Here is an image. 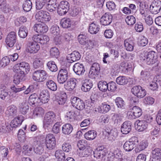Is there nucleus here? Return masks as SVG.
Wrapping results in <instances>:
<instances>
[{"instance_id":"nucleus-7","label":"nucleus","mask_w":161,"mask_h":161,"mask_svg":"<svg viewBox=\"0 0 161 161\" xmlns=\"http://www.w3.org/2000/svg\"><path fill=\"white\" fill-rule=\"evenodd\" d=\"M71 103L73 106L79 110H82L85 108V103L84 101L78 97H71Z\"/></svg>"},{"instance_id":"nucleus-39","label":"nucleus","mask_w":161,"mask_h":161,"mask_svg":"<svg viewBox=\"0 0 161 161\" xmlns=\"http://www.w3.org/2000/svg\"><path fill=\"white\" fill-rule=\"evenodd\" d=\"M19 111L23 114H26L28 111L29 107L27 103L23 102L19 104Z\"/></svg>"},{"instance_id":"nucleus-27","label":"nucleus","mask_w":161,"mask_h":161,"mask_svg":"<svg viewBox=\"0 0 161 161\" xmlns=\"http://www.w3.org/2000/svg\"><path fill=\"white\" fill-rule=\"evenodd\" d=\"M148 142L147 140H143L141 141L137 145L135 149L136 153H139L147 147L148 146Z\"/></svg>"},{"instance_id":"nucleus-53","label":"nucleus","mask_w":161,"mask_h":161,"mask_svg":"<svg viewBox=\"0 0 161 161\" xmlns=\"http://www.w3.org/2000/svg\"><path fill=\"white\" fill-rule=\"evenodd\" d=\"M115 102L117 107L119 108H123L125 105V103L122 98L117 97L115 100Z\"/></svg>"},{"instance_id":"nucleus-25","label":"nucleus","mask_w":161,"mask_h":161,"mask_svg":"<svg viewBox=\"0 0 161 161\" xmlns=\"http://www.w3.org/2000/svg\"><path fill=\"white\" fill-rule=\"evenodd\" d=\"M73 70L76 74L79 75H82L85 71L83 64L79 63H76L74 65Z\"/></svg>"},{"instance_id":"nucleus-38","label":"nucleus","mask_w":161,"mask_h":161,"mask_svg":"<svg viewBox=\"0 0 161 161\" xmlns=\"http://www.w3.org/2000/svg\"><path fill=\"white\" fill-rule=\"evenodd\" d=\"M72 24V21L69 18L62 19L60 22L61 26L64 28L70 27Z\"/></svg>"},{"instance_id":"nucleus-32","label":"nucleus","mask_w":161,"mask_h":161,"mask_svg":"<svg viewBox=\"0 0 161 161\" xmlns=\"http://www.w3.org/2000/svg\"><path fill=\"white\" fill-rule=\"evenodd\" d=\"M62 132L65 135L70 134L73 130V127L72 125L69 123L63 125L62 127Z\"/></svg>"},{"instance_id":"nucleus-54","label":"nucleus","mask_w":161,"mask_h":161,"mask_svg":"<svg viewBox=\"0 0 161 161\" xmlns=\"http://www.w3.org/2000/svg\"><path fill=\"white\" fill-rule=\"evenodd\" d=\"M121 65L122 68V71L124 73H127L131 70V67L128 63L122 62L121 63Z\"/></svg>"},{"instance_id":"nucleus-52","label":"nucleus","mask_w":161,"mask_h":161,"mask_svg":"<svg viewBox=\"0 0 161 161\" xmlns=\"http://www.w3.org/2000/svg\"><path fill=\"white\" fill-rule=\"evenodd\" d=\"M92 153V150L91 149L87 147L80 151L79 155L80 157H87L90 155Z\"/></svg>"},{"instance_id":"nucleus-24","label":"nucleus","mask_w":161,"mask_h":161,"mask_svg":"<svg viewBox=\"0 0 161 161\" xmlns=\"http://www.w3.org/2000/svg\"><path fill=\"white\" fill-rule=\"evenodd\" d=\"M131 122L129 121L125 122L122 124L121 128V132L125 134L129 133L131 130Z\"/></svg>"},{"instance_id":"nucleus-1","label":"nucleus","mask_w":161,"mask_h":161,"mask_svg":"<svg viewBox=\"0 0 161 161\" xmlns=\"http://www.w3.org/2000/svg\"><path fill=\"white\" fill-rule=\"evenodd\" d=\"M56 121H61L59 115L56 116L55 114L52 111L47 112L45 114L43 120V126L45 129L52 127Z\"/></svg>"},{"instance_id":"nucleus-43","label":"nucleus","mask_w":161,"mask_h":161,"mask_svg":"<svg viewBox=\"0 0 161 161\" xmlns=\"http://www.w3.org/2000/svg\"><path fill=\"white\" fill-rule=\"evenodd\" d=\"M93 84L90 82V81H86V82L83 83L81 89L83 91L87 92L90 90Z\"/></svg>"},{"instance_id":"nucleus-22","label":"nucleus","mask_w":161,"mask_h":161,"mask_svg":"<svg viewBox=\"0 0 161 161\" xmlns=\"http://www.w3.org/2000/svg\"><path fill=\"white\" fill-rule=\"evenodd\" d=\"M105 134L107 139L112 141H114L118 136L117 130L115 129L105 131Z\"/></svg>"},{"instance_id":"nucleus-5","label":"nucleus","mask_w":161,"mask_h":161,"mask_svg":"<svg viewBox=\"0 0 161 161\" xmlns=\"http://www.w3.org/2000/svg\"><path fill=\"white\" fill-rule=\"evenodd\" d=\"M127 113V116L130 119H135L140 117L142 113V109L137 106H134Z\"/></svg>"},{"instance_id":"nucleus-31","label":"nucleus","mask_w":161,"mask_h":161,"mask_svg":"<svg viewBox=\"0 0 161 161\" xmlns=\"http://www.w3.org/2000/svg\"><path fill=\"white\" fill-rule=\"evenodd\" d=\"M60 96L57 99V102L59 105H63L65 103L67 98L66 93L60 90L59 92Z\"/></svg>"},{"instance_id":"nucleus-3","label":"nucleus","mask_w":161,"mask_h":161,"mask_svg":"<svg viewBox=\"0 0 161 161\" xmlns=\"http://www.w3.org/2000/svg\"><path fill=\"white\" fill-rule=\"evenodd\" d=\"M13 68L14 72L16 73H21L22 74L27 73L30 69L29 64L25 62L16 64Z\"/></svg>"},{"instance_id":"nucleus-6","label":"nucleus","mask_w":161,"mask_h":161,"mask_svg":"<svg viewBox=\"0 0 161 161\" xmlns=\"http://www.w3.org/2000/svg\"><path fill=\"white\" fill-rule=\"evenodd\" d=\"M138 139L136 136H133L126 141L123 145L124 149L125 151L130 152L134 148L136 142H138Z\"/></svg>"},{"instance_id":"nucleus-51","label":"nucleus","mask_w":161,"mask_h":161,"mask_svg":"<svg viewBox=\"0 0 161 161\" xmlns=\"http://www.w3.org/2000/svg\"><path fill=\"white\" fill-rule=\"evenodd\" d=\"M44 113V110L41 107H38L36 108L33 112V114L36 117H41Z\"/></svg>"},{"instance_id":"nucleus-64","label":"nucleus","mask_w":161,"mask_h":161,"mask_svg":"<svg viewBox=\"0 0 161 161\" xmlns=\"http://www.w3.org/2000/svg\"><path fill=\"white\" fill-rule=\"evenodd\" d=\"M10 61L9 58L8 56H5L2 58L0 62V66L5 67L8 65Z\"/></svg>"},{"instance_id":"nucleus-26","label":"nucleus","mask_w":161,"mask_h":161,"mask_svg":"<svg viewBox=\"0 0 161 161\" xmlns=\"http://www.w3.org/2000/svg\"><path fill=\"white\" fill-rule=\"evenodd\" d=\"M124 45L126 49L129 51H132L133 50L135 43L134 41L129 38L125 40Z\"/></svg>"},{"instance_id":"nucleus-17","label":"nucleus","mask_w":161,"mask_h":161,"mask_svg":"<svg viewBox=\"0 0 161 161\" xmlns=\"http://www.w3.org/2000/svg\"><path fill=\"white\" fill-rule=\"evenodd\" d=\"M38 98L41 105L42 103H47L48 102L50 98L48 91L47 90H44L42 91Z\"/></svg>"},{"instance_id":"nucleus-15","label":"nucleus","mask_w":161,"mask_h":161,"mask_svg":"<svg viewBox=\"0 0 161 161\" xmlns=\"http://www.w3.org/2000/svg\"><path fill=\"white\" fill-rule=\"evenodd\" d=\"M33 28L34 31L38 33H44L48 30L47 26L43 22L35 24Z\"/></svg>"},{"instance_id":"nucleus-12","label":"nucleus","mask_w":161,"mask_h":161,"mask_svg":"<svg viewBox=\"0 0 161 161\" xmlns=\"http://www.w3.org/2000/svg\"><path fill=\"white\" fill-rule=\"evenodd\" d=\"M132 93L139 98L143 97L146 95V90L139 86H135L131 89Z\"/></svg>"},{"instance_id":"nucleus-35","label":"nucleus","mask_w":161,"mask_h":161,"mask_svg":"<svg viewBox=\"0 0 161 161\" xmlns=\"http://www.w3.org/2000/svg\"><path fill=\"white\" fill-rule=\"evenodd\" d=\"M100 26L94 23H92L89 24L88 31L92 34H96L99 31Z\"/></svg>"},{"instance_id":"nucleus-14","label":"nucleus","mask_w":161,"mask_h":161,"mask_svg":"<svg viewBox=\"0 0 161 161\" xmlns=\"http://www.w3.org/2000/svg\"><path fill=\"white\" fill-rule=\"evenodd\" d=\"M161 8V1L159 0H154L150 6V10L153 14H157L160 11Z\"/></svg>"},{"instance_id":"nucleus-33","label":"nucleus","mask_w":161,"mask_h":161,"mask_svg":"<svg viewBox=\"0 0 161 161\" xmlns=\"http://www.w3.org/2000/svg\"><path fill=\"white\" fill-rule=\"evenodd\" d=\"M68 78L67 71L63 69L60 70L58 76V80H67Z\"/></svg>"},{"instance_id":"nucleus-23","label":"nucleus","mask_w":161,"mask_h":161,"mask_svg":"<svg viewBox=\"0 0 161 161\" xmlns=\"http://www.w3.org/2000/svg\"><path fill=\"white\" fill-rule=\"evenodd\" d=\"M28 46L29 52L32 53H36L40 48V45L36 42H30Z\"/></svg>"},{"instance_id":"nucleus-46","label":"nucleus","mask_w":161,"mask_h":161,"mask_svg":"<svg viewBox=\"0 0 161 161\" xmlns=\"http://www.w3.org/2000/svg\"><path fill=\"white\" fill-rule=\"evenodd\" d=\"M97 85L99 89L101 91L104 92L108 89V84L106 81H99Z\"/></svg>"},{"instance_id":"nucleus-8","label":"nucleus","mask_w":161,"mask_h":161,"mask_svg":"<svg viewBox=\"0 0 161 161\" xmlns=\"http://www.w3.org/2000/svg\"><path fill=\"white\" fill-rule=\"evenodd\" d=\"M46 144L49 150L54 149L56 145V141L54 135L52 134H47L46 137Z\"/></svg>"},{"instance_id":"nucleus-42","label":"nucleus","mask_w":161,"mask_h":161,"mask_svg":"<svg viewBox=\"0 0 161 161\" xmlns=\"http://www.w3.org/2000/svg\"><path fill=\"white\" fill-rule=\"evenodd\" d=\"M55 155L58 161H64L65 158L64 153L61 150H57L55 152Z\"/></svg>"},{"instance_id":"nucleus-19","label":"nucleus","mask_w":161,"mask_h":161,"mask_svg":"<svg viewBox=\"0 0 161 161\" xmlns=\"http://www.w3.org/2000/svg\"><path fill=\"white\" fill-rule=\"evenodd\" d=\"M80 55L79 52L74 51L67 57V61L69 63H72L80 60Z\"/></svg>"},{"instance_id":"nucleus-58","label":"nucleus","mask_w":161,"mask_h":161,"mask_svg":"<svg viewBox=\"0 0 161 161\" xmlns=\"http://www.w3.org/2000/svg\"><path fill=\"white\" fill-rule=\"evenodd\" d=\"M125 21L128 25H131L135 23L136 19L133 15L128 16L126 18Z\"/></svg>"},{"instance_id":"nucleus-11","label":"nucleus","mask_w":161,"mask_h":161,"mask_svg":"<svg viewBox=\"0 0 161 161\" xmlns=\"http://www.w3.org/2000/svg\"><path fill=\"white\" fill-rule=\"evenodd\" d=\"M107 150L103 146L98 147L93 152L94 157L97 159L103 158L107 153Z\"/></svg>"},{"instance_id":"nucleus-37","label":"nucleus","mask_w":161,"mask_h":161,"mask_svg":"<svg viewBox=\"0 0 161 161\" xmlns=\"http://www.w3.org/2000/svg\"><path fill=\"white\" fill-rule=\"evenodd\" d=\"M137 129L140 131H142L146 129L148 126V124L143 120H138L136 121Z\"/></svg>"},{"instance_id":"nucleus-4","label":"nucleus","mask_w":161,"mask_h":161,"mask_svg":"<svg viewBox=\"0 0 161 161\" xmlns=\"http://www.w3.org/2000/svg\"><path fill=\"white\" fill-rule=\"evenodd\" d=\"M36 19L39 22H49L51 19L50 14L47 11L40 10L37 12L35 15Z\"/></svg>"},{"instance_id":"nucleus-47","label":"nucleus","mask_w":161,"mask_h":161,"mask_svg":"<svg viewBox=\"0 0 161 161\" xmlns=\"http://www.w3.org/2000/svg\"><path fill=\"white\" fill-rule=\"evenodd\" d=\"M32 147L29 145H25L23 147L22 152L25 155H29L32 151Z\"/></svg>"},{"instance_id":"nucleus-36","label":"nucleus","mask_w":161,"mask_h":161,"mask_svg":"<svg viewBox=\"0 0 161 161\" xmlns=\"http://www.w3.org/2000/svg\"><path fill=\"white\" fill-rule=\"evenodd\" d=\"M0 9L6 13L10 12L11 10L9 5L7 3L6 0H0Z\"/></svg>"},{"instance_id":"nucleus-10","label":"nucleus","mask_w":161,"mask_h":161,"mask_svg":"<svg viewBox=\"0 0 161 161\" xmlns=\"http://www.w3.org/2000/svg\"><path fill=\"white\" fill-rule=\"evenodd\" d=\"M16 35L14 31L10 32L7 35L5 39L7 45L9 47H12L16 42Z\"/></svg>"},{"instance_id":"nucleus-13","label":"nucleus","mask_w":161,"mask_h":161,"mask_svg":"<svg viewBox=\"0 0 161 161\" xmlns=\"http://www.w3.org/2000/svg\"><path fill=\"white\" fill-rule=\"evenodd\" d=\"M100 69V66L98 63H95L93 64L89 72V77L92 79H95L97 76Z\"/></svg>"},{"instance_id":"nucleus-50","label":"nucleus","mask_w":161,"mask_h":161,"mask_svg":"<svg viewBox=\"0 0 161 161\" xmlns=\"http://www.w3.org/2000/svg\"><path fill=\"white\" fill-rule=\"evenodd\" d=\"M43 65L42 60L41 58H36L33 63V66L35 69L42 68Z\"/></svg>"},{"instance_id":"nucleus-60","label":"nucleus","mask_w":161,"mask_h":161,"mask_svg":"<svg viewBox=\"0 0 161 161\" xmlns=\"http://www.w3.org/2000/svg\"><path fill=\"white\" fill-rule=\"evenodd\" d=\"M63 151L66 153L70 152L72 149L71 145L69 143L64 142L62 146Z\"/></svg>"},{"instance_id":"nucleus-61","label":"nucleus","mask_w":161,"mask_h":161,"mask_svg":"<svg viewBox=\"0 0 161 161\" xmlns=\"http://www.w3.org/2000/svg\"><path fill=\"white\" fill-rule=\"evenodd\" d=\"M61 121H56L53 125L52 130L53 133L57 134L58 133L60 130V127L61 125Z\"/></svg>"},{"instance_id":"nucleus-30","label":"nucleus","mask_w":161,"mask_h":161,"mask_svg":"<svg viewBox=\"0 0 161 161\" xmlns=\"http://www.w3.org/2000/svg\"><path fill=\"white\" fill-rule=\"evenodd\" d=\"M58 6L57 0H50L47 4V8L49 12H52L56 10Z\"/></svg>"},{"instance_id":"nucleus-16","label":"nucleus","mask_w":161,"mask_h":161,"mask_svg":"<svg viewBox=\"0 0 161 161\" xmlns=\"http://www.w3.org/2000/svg\"><path fill=\"white\" fill-rule=\"evenodd\" d=\"M5 113L6 115L8 117L13 118L17 114V107L13 104L11 105L7 108Z\"/></svg>"},{"instance_id":"nucleus-48","label":"nucleus","mask_w":161,"mask_h":161,"mask_svg":"<svg viewBox=\"0 0 161 161\" xmlns=\"http://www.w3.org/2000/svg\"><path fill=\"white\" fill-rule=\"evenodd\" d=\"M65 118L69 121L73 122L75 118V112L73 111L68 112L66 114Z\"/></svg>"},{"instance_id":"nucleus-57","label":"nucleus","mask_w":161,"mask_h":161,"mask_svg":"<svg viewBox=\"0 0 161 161\" xmlns=\"http://www.w3.org/2000/svg\"><path fill=\"white\" fill-rule=\"evenodd\" d=\"M46 85L47 87L51 90L55 91L57 89V85L54 81H47Z\"/></svg>"},{"instance_id":"nucleus-63","label":"nucleus","mask_w":161,"mask_h":161,"mask_svg":"<svg viewBox=\"0 0 161 161\" xmlns=\"http://www.w3.org/2000/svg\"><path fill=\"white\" fill-rule=\"evenodd\" d=\"M80 11V8L79 7H74L69 10V14L72 16L75 17L78 14Z\"/></svg>"},{"instance_id":"nucleus-21","label":"nucleus","mask_w":161,"mask_h":161,"mask_svg":"<svg viewBox=\"0 0 161 161\" xmlns=\"http://www.w3.org/2000/svg\"><path fill=\"white\" fill-rule=\"evenodd\" d=\"M28 102L30 105L32 106L41 105L38 97L35 93L31 94L29 97Z\"/></svg>"},{"instance_id":"nucleus-41","label":"nucleus","mask_w":161,"mask_h":161,"mask_svg":"<svg viewBox=\"0 0 161 161\" xmlns=\"http://www.w3.org/2000/svg\"><path fill=\"white\" fill-rule=\"evenodd\" d=\"M28 31L26 27L24 26H21L18 32V35L21 38H25L28 35Z\"/></svg>"},{"instance_id":"nucleus-56","label":"nucleus","mask_w":161,"mask_h":161,"mask_svg":"<svg viewBox=\"0 0 161 161\" xmlns=\"http://www.w3.org/2000/svg\"><path fill=\"white\" fill-rule=\"evenodd\" d=\"M50 54L52 57L58 58L59 54V50L55 47H53L50 49Z\"/></svg>"},{"instance_id":"nucleus-29","label":"nucleus","mask_w":161,"mask_h":161,"mask_svg":"<svg viewBox=\"0 0 161 161\" xmlns=\"http://www.w3.org/2000/svg\"><path fill=\"white\" fill-rule=\"evenodd\" d=\"M11 130L10 124L0 121V133L8 132Z\"/></svg>"},{"instance_id":"nucleus-40","label":"nucleus","mask_w":161,"mask_h":161,"mask_svg":"<svg viewBox=\"0 0 161 161\" xmlns=\"http://www.w3.org/2000/svg\"><path fill=\"white\" fill-rule=\"evenodd\" d=\"M61 81L59 82L60 84H63L65 83L64 87L65 89L67 90H73L75 87V82L74 81Z\"/></svg>"},{"instance_id":"nucleus-18","label":"nucleus","mask_w":161,"mask_h":161,"mask_svg":"<svg viewBox=\"0 0 161 161\" xmlns=\"http://www.w3.org/2000/svg\"><path fill=\"white\" fill-rule=\"evenodd\" d=\"M113 16L110 13H105L101 18L100 20L101 24L104 26L110 25L112 22Z\"/></svg>"},{"instance_id":"nucleus-2","label":"nucleus","mask_w":161,"mask_h":161,"mask_svg":"<svg viewBox=\"0 0 161 161\" xmlns=\"http://www.w3.org/2000/svg\"><path fill=\"white\" fill-rule=\"evenodd\" d=\"M158 56L156 53L151 51L148 52H144L142 53L141 55V59L145 61L147 64L152 65L155 64L154 66H158V63L157 59Z\"/></svg>"},{"instance_id":"nucleus-20","label":"nucleus","mask_w":161,"mask_h":161,"mask_svg":"<svg viewBox=\"0 0 161 161\" xmlns=\"http://www.w3.org/2000/svg\"><path fill=\"white\" fill-rule=\"evenodd\" d=\"M24 121L23 117L22 115H19L15 117L11 121L10 125L11 126V129L12 128H16L20 126L22 122Z\"/></svg>"},{"instance_id":"nucleus-55","label":"nucleus","mask_w":161,"mask_h":161,"mask_svg":"<svg viewBox=\"0 0 161 161\" xmlns=\"http://www.w3.org/2000/svg\"><path fill=\"white\" fill-rule=\"evenodd\" d=\"M110 106L106 103H103L100 106V111L102 113H106L110 109Z\"/></svg>"},{"instance_id":"nucleus-34","label":"nucleus","mask_w":161,"mask_h":161,"mask_svg":"<svg viewBox=\"0 0 161 161\" xmlns=\"http://www.w3.org/2000/svg\"><path fill=\"white\" fill-rule=\"evenodd\" d=\"M97 136V132L94 130L88 131L85 135V138L87 140H92L94 139Z\"/></svg>"},{"instance_id":"nucleus-45","label":"nucleus","mask_w":161,"mask_h":161,"mask_svg":"<svg viewBox=\"0 0 161 161\" xmlns=\"http://www.w3.org/2000/svg\"><path fill=\"white\" fill-rule=\"evenodd\" d=\"M32 3L30 0H26L23 5V9L25 11L28 12L32 8Z\"/></svg>"},{"instance_id":"nucleus-9","label":"nucleus","mask_w":161,"mask_h":161,"mask_svg":"<svg viewBox=\"0 0 161 161\" xmlns=\"http://www.w3.org/2000/svg\"><path fill=\"white\" fill-rule=\"evenodd\" d=\"M48 75L46 71L42 70H38L34 71L32 78L34 80H45L47 79Z\"/></svg>"},{"instance_id":"nucleus-44","label":"nucleus","mask_w":161,"mask_h":161,"mask_svg":"<svg viewBox=\"0 0 161 161\" xmlns=\"http://www.w3.org/2000/svg\"><path fill=\"white\" fill-rule=\"evenodd\" d=\"M160 131V126L157 125L152 127L150 131L151 136L157 137L158 136Z\"/></svg>"},{"instance_id":"nucleus-49","label":"nucleus","mask_w":161,"mask_h":161,"mask_svg":"<svg viewBox=\"0 0 161 161\" xmlns=\"http://www.w3.org/2000/svg\"><path fill=\"white\" fill-rule=\"evenodd\" d=\"M48 69L52 72H56L58 70L57 67L54 61H50L47 64Z\"/></svg>"},{"instance_id":"nucleus-59","label":"nucleus","mask_w":161,"mask_h":161,"mask_svg":"<svg viewBox=\"0 0 161 161\" xmlns=\"http://www.w3.org/2000/svg\"><path fill=\"white\" fill-rule=\"evenodd\" d=\"M148 39L147 38L144 36H141L139 38L138 41L139 45L141 46H145L148 43Z\"/></svg>"},{"instance_id":"nucleus-28","label":"nucleus","mask_w":161,"mask_h":161,"mask_svg":"<svg viewBox=\"0 0 161 161\" xmlns=\"http://www.w3.org/2000/svg\"><path fill=\"white\" fill-rule=\"evenodd\" d=\"M140 12L142 17H146L147 15L148 12V6L145 3L140 2Z\"/></svg>"},{"instance_id":"nucleus-62","label":"nucleus","mask_w":161,"mask_h":161,"mask_svg":"<svg viewBox=\"0 0 161 161\" xmlns=\"http://www.w3.org/2000/svg\"><path fill=\"white\" fill-rule=\"evenodd\" d=\"M78 39L79 43L81 45H85L88 39L86 36L84 34H80L78 37Z\"/></svg>"}]
</instances>
